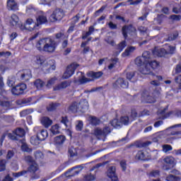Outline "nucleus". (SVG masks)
I'll return each mask as SVG.
<instances>
[{"label": "nucleus", "instance_id": "nucleus-37", "mask_svg": "<svg viewBox=\"0 0 181 181\" xmlns=\"http://www.w3.org/2000/svg\"><path fill=\"white\" fill-rule=\"evenodd\" d=\"M37 169V164L36 163V162H34L32 164H30V168H28V171L30 172L31 173H35V172H36Z\"/></svg>", "mask_w": 181, "mask_h": 181}, {"label": "nucleus", "instance_id": "nucleus-23", "mask_svg": "<svg viewBox=\"0 0 181 181\" xmlns=\"http://www.w3.org/2000/svg\"><path fill=\"white\" fill-rule=\"evenodd\" d=\"M158 116L160 119H165V118H169V117H175L176 112H170L169 113H165V110L158 112Z\"/></svg>", "mask_w": 181, "mask_h": 181}, {"label": "nucleus", "instance_id": "nucleus-1", "mask_svg": "<svg viewBox=\"0 0 181 181\" xmlns=\"http://www.w3.org/2000/svg\"><path fill=\"white\" fill-rule=\"evenodd\" d=\"M134 62L135 64L140 67L139 71L141 74L148 75L152 77L153 80L151 82L152 86H159V81L162 80V76H155L152 72V70L159 67V64L156 61L151 60V53L149 52H144L142 56L136 58Z\"/></svg>", "mask_w": 181, "mask_h": 181}, {"label": "nucleus", "instance_id": "nucleus-25", "mask_svg": "<svg viewBox=\"0 0 181 181\" xmlns=\"http://www.w3.org/2000/svg\"><path fill=\"white\" fill-rule=\"evenodd\" d=\"M36 21L37 25H38L39 28L40 25H43L47 23V18L46 17V15L45 13H42L37 17Z\"/></svg>", "mask_w": 181, "mask_h": 181}, {"label": "nucleus", "instance_id": "nucleus-45", "mask_svg": "<svg viewBox=\"0 0 181 181\" xmlns=\"http://www.w3.org/2000/svg\"><path fill=\"white\" fill-rule=\"evenodd\" d=\"M14 84H15V78L9 77L7 81V85L8 86V87H13Z\"/></svg>", "mask_w": 181, "mask_h": 181}, {"label": "nucleus", "instance_id": "nucleus-64", "mask_svg": "<svg viewBox=\"0 0 181 181\" xmlns=\"http://www.w3.org/2000/svg\"><path fill=\"white\" fill-rule=\"evenodd\" d=\"M3 181H13V180L9 175H7Z\"/></svg>", "mask_w": 181, "mask_h": 181}, {"label": "nucleus", "instance_id": "nucleus-13", "mask_svg": "<svg viewBox=\"0 0 181 181\" xmlns=\"http://www.w3.org/2000/svg\"><path fill=\"white\" fill-rule=\"evenodd\" d=\"M8 136L9 139H12L13 141H17L18 138H22V136H25V130L18 128L13 132V133H8Z\"/></svg>", "mask_w": 181, "mask_h": 181}, {"label": "nucleus", "instance_id": "nucleus-18", "mask_svg": "<svg viewBox=\"0 0 181 181\" xmlns=\"http://www.w3.org/2000/svg\"><path fill=\"white\" fill-rule=\"evenodd\" d=\"M111 132V127L109 125L108 127H105L103 129H101L100 128H96L93 131V135H95V136H104L107 135V134H110Z\"/></svg>", "mask_w": 181, "mask_h": 181}, {"label": "nucleus", "instance_id": "nucleus-36", "mask_svg": "<svg viewBox=\"0 0 181 181\" xmlns=\"http://www.w3.org/2000/svg\"><path fill=\"white\" fill-rule=\"evenodd\" d=\"M88 121L93 124V125H97L100 124V119H98L95 117L89 116Z\"/></svg>", "mask_w": 181, "mask_h": 181}, {"label": "nucleus", "instance_id": "nucleus-20", "mask_svg": "<svg viewBox=\"0 0 181 181\" xmlns=\"http://www.w3.org/2000/svg\"><path fill=\"white\" fill-rule=\"evenodd\" d=\"M66 142V136L63 135L57 136L54 139V145L57 146V148H60V146H63V144Z\"/></svg>", "mask_w": 181, "mask_h": 181}, {"label": "nucleus", "instance_id": "nucleus-34", "mask_svg": "<svg viewBox=\"0 0 181 181\" xmlns=\"http://www.w3.org/2000/svg\"><path fill=\"white\" fill-rule=\"evenodd\" d=\"M135 159L137 160H146V158H145V153L143 151H138L136 154Z\"/></svg>", "mask_w": 181, "mask_h": 181}, {"label": "nucleus", "instance_id": "nucleus-19", "mask_svg": "<svg viewBox=\"0 0 181 181\" xmlns=\"http://www.w3.org/2000/svg\"><path fill=\"white\" fill-rule=\"evenodd\" d=\"M114 88H128V82L122 78H119L113 84Z\"/></svg>", "mask_w": 181, "mask_h": 181}, {"label": "nucleus", "instance_id": "nucleus-52", "mask_svg": "<svg viewBox=\"0 0 181 181\" xmlns=\"http://www.w3.org/2000/svg\"><path fill=\"white\" fill-rule=\"evenodd\" d=\"M180 5H177V6L173 8V12H174V13H181V8H180Z\"/></svg>", "mask_w": 181, "mask_h": 181}, {"label": "nucleus", "instance_id": "nucleus-27", "mask_svg": "<svg viewBox=\"0 0 181 181\" xmlns=\"http://www.w3.org/2000/svg\"><path fill=\"white\" fill-rule=\"evenodd\" d=\"M163 160L165 163H167V165H171L172 166H175V165L177 163V161H176V159H175V158H173V156H168L165 157L163 159Z\"/></svg>", "mask_w": 181, "mask_h": 181}, {"label": "nucleus", "instance_id": "nucleus-32", "mask_svg": "<svg viewBox=\"0 0 181 181\" xmlns=\"http://www.w3.org/2000/svg\"><path fill=\"white\" fill-rule=\"evenodd\" d=\"M143 98L146 99V103H155V101H156V99H155V98H152L151 96H148L146 92H144V94L142 95Z\"/></svg>", "mask_w": 181, "mask_h": 181}, {"label": "nucleus", "instance_id": "nucleus-30", "mask_svg": "<svg viewBox=\"0 0 181 181\" xmlns=\"http://www.w3.org/2000/svg\"><path fill=\"white\" fill-rule=\"evenodd\" d=\"M127 47V42L125 41H122L117 46V52L115 54V56H118L124 49Z\"/></svg>", "mask_w": 181, "mask_h": 181}, {"label": "nucleus", "instance_id": "nucleus-43", "mask_svg": "<svg viewBox=\"0 0 181 181\" xmlns=\"http://www.w3.org/2000/svg\"><path fill=\"white\" fill-rule=\"evenodd\" d=\"M6 160H1L0 161V172H4L5 169L6 168Z\"/></svg>", "mask_w": 181, "mask_h": 181}, {"label": "nucleus", "instance_id": "nucleus-49", "mask_svg": "<svg viewBox=\"0 0 181 181\" xmlns=\"http://www.w3.org/2000/svg\"><path fill=\"white\" fill-rule=\"evenodd\" d=\"M169 151H172V146L170 145H163V151L166 153L167 152H169Z\"/></svg>", "mask_w": 181, "mask_h": 181}, {"label": "nucleus", "instance_id": "nucleus-53", "mask_svg": "<svg viewBox=\"0 0 181 181\" xmlns=\"http://www.w3.org/2000/svg\"><path fill=\"white\" fill-rule=\"evenodd\" d=\"M76 128V131H81V129H83V122L78 121Z\"/></svg>", "mask_w": 181, "mask_h": 181}, {"label": "nucleus", "instance_id": "nucleus-44", "mask_svg": "<svg viewBox=\"0 0 181 181\" xmlns=\"http://www.w3.org/2000/svg\"><path fill=\"white\" fill-rule=\"evenodd\" d=\"M118 62V59L115 58L112 62L110 63V64L108 66V69L109 70H112V69H114V67H115V65L117 64V63Z\"/></svg>", "mask_w": 181, "mask_h": 181}, {"label": "nucleus", "instance_id": "nucleus-35", "mask_svg": "<svg viewBox=\"0 0 181 181\" xmlns=\"http://www.w3.org/2000/svg\"><path fill=\"white\" fill-rule=\"evenodd\" d=\"M34 85L38 90H40V88H42L45 86V82H43V81L40 79H37L34 82Z\"/></svg>", "mask_w": 181, "mask_h": 181}, {"label": "nucleus", "instance_id": "nucleus-21", "mask_svg": "<svg viewBox=\"0 0 181 181\" xmlns=\"http://www.w3.org/2000/svg\"><path fill=\"white\" fill-rule=\"evenodd\" d=\"M107 175L108 178L110 179L112 181L118 180V177L117 176V174H115V166L110 167L107 170Z\"/></svg>", "mask_w": 181, "mask_h": 181}, {"label": "nucleus", "instance_id": "nucleus-57", "mask_svg": "<svg viewBox=\"0 0 181 181\" xmlns=\"http://www.w3.org/2000/svg\"><path fill=\"white\" fill-rule=\"evenodd\" d=\"M61 122H62V124H64L65 127H67V124H69V120H67L66 117H62Z\"/></svg>", "mask_w": 181, "mask_h": 181}, {"label": "nucleus", "instance_id": "nucleus-7", "mask_svg": "<svg viewBox=\"0 0 181 181\" xmlns=\"http://www.w3.org/2000/svg\"><path fill=\"white\" fill-rule=\"evenodd\" d=\"M33 62L36 64H38L40 67H47V66H49V67H52V70L56 69V66H54V60H49L47 62L45 59V57L40 55L33 57Z\"/></svg>", "mask_w": 181, "mask_h": 181}, {"label": "nucleus", "instance_id": "nucleus-56", "mask_svg": "<svg viewBox=\"0 0 181 181\" xmlns=\"http://www.w3.org/2000/svg\"><path fill=\"white\" fill-rule=\"evenodd\" d=\"M35 156L36 159H40L41 158H43V153L41 151H37L35 153Z\"/></svg>", "mask_w": 181, "mask_h": 181}, {"label": "nucleus", "instance_id": "nucleus-46", "mask_svg": "<svg viewBox=\"0 0 181 181\" xmlns=\"http://www.w3.org/2000/svg\"><path fill=\"white\" fill-rule=\"evenodd\" d=\"M21 149L23 152H32V149H30L29 147H28V144L25 143H23L21 146Z\"/></svg>", "mask_w": 181, "mask_h": 181}, {"label": "nucleus", "instance_id": "nucleus-48", "mask_svg": "<svg viewBox=\"0 0 181 181\" xmlns=\"http://www.w3.org/2000/svg\"><path fill=\"white\" fill-rule=\"evenodd\" d=\"M57 80V78L53 77L51 79H49L47 83V87H52L53 84L56 83V81Z\"/></svg>", "mask_w": 181, "mask_h": 181}, {"label": "nucleus", "instance_id": "nucleus-33", "mask_svg": "<svg viewBox=\"0 0 181 181\" xmlns=\"http://www.w3.org/2000/svg\"><path fill=\"white\" fill-rule=\"evenodd\" d=\"M40 142H42V140L39 139V138H37V136H33L30 139V144H32V145H35V146L39 145Z\"/></svg>", "mask_w": 181, "mask_h": 181}, {"label": "nucleus", "instance_id": "nucleus-3", "mask_svg": "<svg viewBox=\"0 0 181 181\" xmlns=\"http://www.w3.org/2000/svg\"><path fill=\"white\" fill-rule=\"evenodd\" d=\"M136 117H138L136 110H133L129 114V117L124 116L120 117L119 120H118L117 119H115L110 123V125L111 127H113V128H121V126L128 125V124L132 122V121H134V119H135Z\"/></svg>", "mask_w": 181, "mask_h": 181}, {"label": "nucleus", "instance_id": "nucleus-58", "mask_svg": "<svg viewBox=\"0 0 181 181\" xmlns=\"http://www.w3.org/2000/svg\"><path fill=\"white\" fill-rule=\"evenodd\" d=\"M135 76V72H129L127 74V78L131 80Z\"/></svg>", "mask_w": 181, "mask_h": 181}, {"label": "nucleus", "instance_id": "nucleus-24", "mask_svg": "<svg viewBox=\"0 0 181 181\" xmlns=\"http://www.w3.org/2000/svg\"><path fill=\"white\" fill-rule=\"evenodd\" d=\"M41 124L45 128H49L53 124V120L47 117H43L41 118Z\"/></svg>", "mask_w": 181, "mask_h": 181}, {"label": "nucleus", "instance_id": "nucleus-11", "mask_svg": "<svg viewBox=\"0 0 181 181\" xmlns=\"http://www.w3.org/2000/svg\"><path fill=\"white\" fill-rule=\"evenodd\" d=\"M77 67H78V64L76 63H73L68 66L66 71L64 72L62 78L64 79L70 78V77L74 74V71H76V69H77Z\"/></svg>", "mask_w": 181, "mask_h": 181}, {"label": "nucleus", "instance_id": "nucleus-54", "mask_svg": "<svg viewBox=\"0 0 181 181\" xmlns=\"http://www.w3.org/2000/svg\"><path fill=\"white\" fill-rule=\"evenodd\" d=\"M139 30L141 32V33H143V35H145V33L148 35V29L146 28L141 26L139 27Z\"/></svg>", "mask_w": 181, "mask_h": 181}, {"label": "nucleus", "instance_id": "nucleus-15", "mask_svg": "<svg viewBox=\"0 0 181 181\" xmlns=\"http://www.w3.org/2000/svg\"><path fill=\"white\" fill-rule=\"evenodd\" d=\"M34 132L37 134V138H39L41 141H45V139L49 136L47 130L42 129L39 127H34Z\"/></svg>", "mask_w": 181, "mask_h": 181}, {"label": "nucleus", "instance_id": "nucleus-38", "mask_svg": "<svg viewBox=\"0 0 181 181\" xmlns=\"http://www.w3.org/2000/svg\"><path fill=\"white\" fill-rule=\"evenodd\" d=\"M148 177H158L159 176V170H151L147 173Z\"/></svg>", "mask_w": 181, "mask_h": 181}, {"label": "nucleus", "instance_id": "nucleus-29", "mask_svg": "<svg viewBox=\"0 0 181 181\" xmlns=\"http://www.w3.org/2000/svg\"><path fill=\"white\" fill-rule=\"evenodd\" d=\"M4 78H2V76L0 75V98H2V97H5V95L6 94V92H5V90L4 89Z\"/></svg>", "mask_w": 181, "mask_h": 181}, {"label": "nucleus", "instance_id": "nucleus-59", "mask_svg": "<svg viewBox=\"0 0 181 181\" xmlns=\"http://www.w3.org/2000/svg\"><path fill=\"white\" fill-rule=\"evenodd\" d=\"M40 5H48V6H50L52 4L47 2L46 0H40Z\"/></svg>", "mask_w": 181, "mask_h": 181}, {"label": "nucleus", "instance_id": "nucleus-6", "mask_svg": "<svg viewBox=\"0 0 181 181\" xmlns=\"http://www.w3.org/2000/svg\"><path fill=\"white\" fill-rule=\"evenodd\" d=\"M88 110V102L86 100H83L79 103H73L69 107L71 112H86Z\"/></svg>", "mask_w": 181, "mask_h": 181}, {"label": "nucleus", "instance_id": "nucleus-61", "mask_svg": "<svg viewBox=\"0 0 181 181\" xmlns=\"http://www.w3.org/2000/svg\"><path fill=\"white\" fill-rule=\"evenodd\" d=\"M108 25L110 29H117V25L114 24L112 22L109 23Z\"/></svg>", "mask_w": 181, "mask_h": 181}, {"label": "nucleus", "instance_id": "nucleus-50", "mask_svg": "<svg viewBox=\"0 0 181 181\" xmlns=\"http://www.w3.org/2000/svg\"><path fill=\"white\" fill-rule=\"evenodd\" d=\"M25 162H28V163H34L35 160H33V158H32V156H28L25 157Z\"/></svg>", "mask_w": 181, "mask_h": 181}, {"label": "nucleus", "instance_id": "nucleus-10", "mask_svg": "<svg viewBox=\"0 0 181 181\" xmlns=\"http://www.w3.org/2000/svg\"><path fill=\"white\" fill-rule=\"evenodd\" d=\"M8 21L11 26L19 28V29L23 30V23L19 21V17L16 14H12Z\"/></svg>", "mask_w": 181, "mask_h": 181}, {"label": "nucleus", "instance_id": "nucleus-9", "mask_svg": "<svg viewBox=\"0 0 181 181\" xmlns=\"http://www.w3.org/2000/svg\"><path fill=\"white\" fill-rule=\"evenodd\" d=\"M122 33L124 39H127L129 36H136V30L132 25L124 26L122 28Z\"/></svg>", "mask_w": 181, "mask_h": 181}, {"label": "nucleus", "instance_id": "nucleus-5", "mask_svg": "<svg viewBox=\"0 0 181 181\" xmlns=\"http://www.w3.org/2000/svg\"><path fill=\"white\" fill-rule=\"evenodd\" d=\"M77 74L78 76H81V77L78 79V83H79V84H86V83H90V81H93V80L95 78H100V77L103 76L102 72L89 71L87 74V76L90 78H87L86 76H84L83 72H78Z\"/></svg>", "mask_w": 181, "mask_h": 181}, {"label": "nucleus", "instance_id": "nucleus-62", "mask_svg": "<svg viewBox=\"0 0 181 181\" xmlns=\"http://www.w3.org/2000/svg\"><path fill=\"white\" fill-rule=\"evenodd\" d=\"M27 122L28 125H32L33 124V122H32V116L27 117Z\"/></svg>", "mask_w": 181, "mask_h": 181}, {"label": "nucleus", "instance_id": "nucleus-60", "mask_svg": "<svg viewBox=\"0 0 181 181\" xmlns=\"http://www.w3.org/2000/svg\"><path fill=\"white\" fill-rule=\"evenodd\" d=\"M170 19H173V21H179L180 19L179 16H177V15L170 16Z\"/></svg>", "mask_w": 181, "mask_h": 181}, {"label": "nucleus", "instance_id": "nucleus-39", "mask_svg": "<svg viewBox=\"0 0 181 181\" xmlns=\"http://www.w3.org/2000/svg\"><path fill=\"white\" fill-rule=\"evenodd\" d=\"M93 32H94V26H90L89 28L88 32L83 33L82 39H87V37H88V36H90V35H91V33H93Z\"/></svg>", "mask_w": 181, "mask_h": 181}, {"label": "nucleus", "instance_id": "nucleus-17", "mask_svg": "<svg viewBox=\"0 0 181 181\" xmlns=\"http://www.w3.org/2000/svg\"><path fill=\"white\" fill-rule=\"evenodd\" d=\"M18 77H20V80L28 81L32 78V72L29 69H25L17 74Z\"/></svg>", "mask_w": 181, "mask_h": 181}, {"label": "nucleus", "instance_id": "nucleus-16", "mask_svg": "<svg viewBox=\"0 0 181 181\" xmlns=\"http://www.w3.org/2000/svg\"><path fill=\"white\" fill-rule=\"evenodd\" d=\"M64 16V11L62 9H56L53 11L50 16L51 22H56V21H60Z\"/></svg>", "mask_w": 181, "mask_h": 181}, {"label": "nucleus", "instance_id": "nucleus-42", "mask_svg": "<svg viewBox=\"0 0 181 181\" xmlns=\"http://www.w3.org/2000/svg\"><path fill=\"white\" fill-rule=\"evenodd\" d=\"M69 153L70 156H77V149L74 148V147H71L69 149Z\"/></svg>", "mask_w": 181, "mask_h": 181}, {"label": "nucleus", "instance_id": "nucleus-26", "mask_svg": "<svg viewBox=\"0 0 181 181\" xmlns=\"http://www.w3.org/2000/svg\"><path fill=\"white\" fill-rule=\"evenodd\" d=\"M70 86V82L65 81L57 85L54 88V91H59V90H64V88H67Z\"/></svg>", "mask_w": 181, "mask_h": 181}, {"label": "nucleus", "instance_id": "nucleus-12", "mask_svg": "<svg viewBox=\"0 0 181 181\" xmlns=\"http://www.w3.org/2000/svg\"><path fill=\"white\" fill-rule=\"evenodd\" d=\"M28 87L25 83H18L15 87H13L11 89V93L13 95H21V94H23L25 93V90H26Z\"/></svg>", "mask_w": 181, "mask_h": 181}, {"label": "nucleus", "instance_id": "nucleus-31", "mask_svg": "<svg viewBox=\"0 0 181 181\" xmlns=\"http://www.w3.org/2000/svg\"><path fill=\"white\" fill-rule=\"evenodd\" d=\"M60 129L61 127L59 126V124H56L52 126L50 129V132L52 133V135H57V134H60Z\"/></svg>", "mask_w": 181, "mask_h": 181}, {"label": "nucleus", "instance_id": "nucleus-63", "mask_svg": "<svg viewBox=\"0 0 181 181\" xmlns=\"http://www.w3.org/2000/svg\"><path fill=\"white\" fill-rule=\"evenodd\" d=\"M13 156V151H9L7 153V159H11Z\"/></svg>", "mask_w": 181, "mask_h": 181}, {"label": "nucleus", "instance_id": "nucleus-41", "mask_svg": "<svg viewBox=\"0 0 181 181\" xmlns=\"http://www.w3.org/2000/svg\"><path fill=\"white\" fill-rule=\"evenodd\" d=\"M57 107H59V104L58 103H50L47 109L48 111H54V110H56V108H57Z\"/></svg>", "mask_w": 181, "mask_h": 181}, {"label": "nucleus", "instance_id": "nucleus-51", "mask_svg": "<svg viewBox=\"0 0 181 181\" xmlns=\"http://www.w3.org/2000/svg\"><path fill=\"white\" fill-rule=\"evenodd\" d=\"M25 173H28V171H22L20 173H13V176H14V177H19L21 176H23V175H25Z\"/></svg>", "mask_w": 181, "mask_h": 181}, {"label": "nucleus", "instance_id": "nucleus-8", "mask_svg": "<svg viewBox=\"0 0 181 181\" xmlns=\"http://www.w3.org/2000/svg\"><path fill=\"white\" fill-rule=\"evenodd\" d=\"M29 30L32 32L33 30H38L39 27L38 24L35 23L33 19L28 18L25 21V25H23V30Z\"/></svg>", "mask_w": 181, "mask_h": 181}, {"label": "nucleus", "instance_id": "nucleus-22", "mask_svg": "<svg viewBox=\"0 0 181 181\" xmlns=\"http://www.w3.org/2000/svg\"><path fill=\"white\" fill-rule=\"evenodd\" d=\"M7 9L8 11H19V5L15 0L7 1Z\"/></svg>", "mask_w": 181, "mask_h": 181}, {"label": "nucleus", "instance_id": "nucleus-2", "mask_svg": "<svg viewBox=\"0 0 181 181\" xmlns=\"http://www.w3.org/2000/svg\"><path fill=\"white\" fill-rule=\"evenodd\" d=\"M35 48L39 52L53 53L56 50V42L52 38H42L37 41Z\"/></svg>", "mask_w": 181, "mask_h": 181}, {"label": "nucleus", "instance_id": "nucleus-4", "mask_svg": "<svg viewBox=\"0 0 181 181\" xmlns=\"http://www.w3.org/2000/svg\"><path fill=\"white\" fill-rule=\"evenodd\" d=\"M175 47H172L168 44L163 46V48L156 47L153 51L154 57H163L166 54H173L175 53Z\"/></svg>", "mask_w": 181, "mask_h": 181}, {"label": "nucleus", "instance_id": "nucleus-55", "mask_svg": "<svg viewBox=\"0 0 181 181\" xmlns=\"http://www.w3.org/2000/svg\"><path fill=\"white\" fill-rule=\"evenodd\" d=\"M120 165H121L122 170H124V171L127 170V163L125 162V160H122L120 162Z\"/></svg>", "mask_w": 181, "mask_h": 181}, {"label": "nucleus", "instance_id": "nucleus-40", "mask_svg": "<svg viewBox=\"0 0 181 181\" xmlns=\"http://www.w3.org/2000/svg\"><path fill=\"white\" fill-rule=\"evenodd\" d=\"M166 181H180V177L170 175L166 177Z\"/></svg>", "mask_w": 181, "mask_h": 181}, {"label": "nucleus", "instance_id": "nucleus-28", "mask_svg": "<svg viewBox=\"0 0 181 181\" xmlns=\"http://www.w3.org/2000/svg\"><path fill=\"white\" fill-rule=\"evenodd\" d=\"M136 50V48L135 47H128L125 51L122 54V57H128V56H130L131 54L134 53Z\"/></svg>", "mask_w": 181, "mask_h": 181}, {"label": "nucleus", "instance_id": "nucleus-14", "mask_svg": "<svg viewBox=\"0 0 181 181\" xmlns=\"http://www.w3.org/2000/svg\"><path fill=\"white\" fill-rule=\"evenodd\" d=\"M179 127H181V124H175L166 130L160 132L159 134L160 138H166L170 135H176V132L173 131V129H175V128H179Z\"/></svg>", "mask_w": 181, "mask_h": 181}, {"label": "nucleus", "instance_id": "nucleus-47", "mask_svg": "<svg viewBox=\"0 0 181 181\" xmlns=\"http://www.w3.org/2000/svg\"><path fill=\"white\" fill-rule=\"evenodd\" d=\"M95 180V176L91 173L88 174L85 176L86 181H92Z\"/></svg>", "mask_w": 181, "mask_h": 181}]
</instances>
